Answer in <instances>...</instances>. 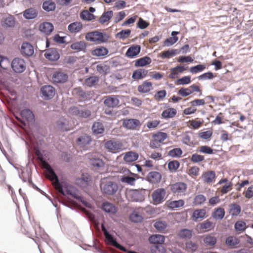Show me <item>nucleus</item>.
Segmentation results:
<instances>
[{
    "mask_svg": "<svg viewBox=\"0 0 253 253\" xmlns=\"http://www.w3.org/2000/svg\"><path fill=\"white\" fill-rule=\"evenodd\" d=\"M148 70L143 68H140L133 71L132 78L134 80H139L145 78L147 76Z\"/></svg>",
    "mask_w": 253,
    "mask_h": 253,
    "instance_id": "19",
    "label": "nucleus"
},
{
    "mask_svg": "<svg viewBox=\"0 0 253 253\" xmlns=\"http://www.w3.org/2000/svg\"><path fill=\"white\" fill-rule=\"evenodd\" d=\"M65 195L66 194L71 195L72 197L80 201L85 206L88 208L91 207L90 204L84 200L83 198L81 196L78 195L75 192H73L72 190L70 189H67L66 191H64Z\"/></svg>",
    "mask_w": 253,
    "mask_h": 253,
    "instance_id": "28",
    "label": "nucleus"
},
{
    "mask_svg": "<svg viewBox=\"0 0 253 253\" xmlns=\"http://www.w3.org/2000/svg\"><path fill=\"white\" fill-rule=\"evenodd\" d=\"M246 227V223L243 221H238L235 224V228L237 231H244Z\"/></svg>",
    "mask_w": 253,
    "mask_h": 253,
    "instance_id": "60",
    "label": "nucleus"
},
{
    "mask_svg": "<svg viewBox=\"0 0 253 253\" xmlns=\"http://www.w3.org/2000/svg\"><path fill=\"white\" fill-rule=\"evenodd\" d=\"M160 123L161 121L160 120L149 121L147 122L146 126L150 129H155L159 126Z\"/></svg>",
    "mask_w": 253,
    "mask_h": 253,
    "instance_id": "61",
    "label": "nucleus"
},
{
    "mask_svg": "<svg viewBox=\"0 0 253 253\" xmlns=\"http://www.w3.org/2000/svg\"><path fill=\"white\" fill-rule=\"evenodd\" d=\"M131 33V31L129 29L123 30L118 33H117V36L122 39H125L128 38Z\"/></svg>",
    "mask_w": 253,
    "mask_h": 253,
    "instance_id": "64",
    "label": "nucleus"
},
{
    "mask_svg": "<svg viewBox=\"0 0 253 253\" xmlns=\"http://www.w3.org/2000/svg\"><path fill=\"white\" fill-rule=\"evenodd\" d=\"M156 229L160 232H164L167 227V223L164 221H157L154 225Z\"/></svg>",
    "mask_w": 253,
    "mask_h": 253,
    "instance_id": "58",
    "label": "nucleus"
},
{
    "mask_svg": "<svg viewBox=\"0 0 253 253\" xmlns=\"http://www.w3.org/2000/svg\"><path fill=\"white\" fill-rule=\"evenodd\" d=\"M108 53V49L103 46L96 47L91 51V53L93 56L98 57L104 56L107 55Z\"/></svg>",
    "mask_w": 253,
    "mask_h": 253,
    "instance_id": "30",
    "label": "nucleus"
},
{
    "mask_svg": "<svg viewBox=\"0 0 253 253\" xmlns=\"http://www.w3.org/2000/svg\"><path fill=\"white\" fill-rule=\"evenodd\" d=\"M101 228L106 239L109 243L121 251L125 250V248L119 244L116 240L113 238L112 236L108 233L103 223L101 225Z\"/></svg>",
    "mask_w": 253,
    "mask_h": 253,
    "instance_id": "10",
    "label": "nucleus"
},
{
    "mask_svg": "<svg viewBox=\"0 0 253 253\" xmlns=\"http://www.w3.org/2000/svg\"><path fill=\"white\" fill-rule=\"evenodd\" d=\"M38 14V11L34 8H28L23 12V16L27 19L35 18Z\"/></svg>",
    "mask_w": 253,
    "mask_h": 253,
    "instance_id": "31",
    "label": "nucleus"
},
{
    "mask_svg": "<svg viewBox=\"0 0 253 253\" xmlns=\"http://www.w3.org/2000/svg\"><path fill=\"white\" fill-rule=\"evenodd\" d=\"M20 116L22 118V120H20L22 124L26 125V122H32L34 119V116L33 112L29 109H24L20 112ZM16 119L20 121V119L16 117Z\"/></svg>",
    "mask_w": 253,
    "mask_h": 253,
    "instance_id": "13",
    "label": "nucleus"
},
{
    "mask_svg": "<svg viewBox=\"0 0 253 253\" xmlns=\"http://www.w3.org/2000/svg\"><path fill=\"white\" fill-rule=\"evenodd\" d=\"M166 195V191L163 188L156 189L152 194V198L155 204H158L162 202Z\"/></svg>",
    "mask_w": 253,
    "mask_h": 253,
    "instance_id": "12",
    "label": "nucleus"
},
{
    "mask_svg": "<svg viewBox=\"0 0 253 253\" xmlns=\"http://www.w3.org/2000/svg\"><path fill=\"white\" fill-rule=\"evenodd\" d=\"M96 70L99 74L106 75L109 72V67L104 63H101L97 65Z\"/></svg>",
    "mask_w": 253,
    "mask_h": 253,
    "instance_id": "49",
    "label": "nucleus"
},
{
    "mask_svg": "<svg viewBox=\"0 0 253 253\" xmlns=\"http://www.w3.org/2000/svg\"><path fill=\"white\" fill-rule=\"evenodd\" d=\"M194 92H199V95L202 94V90L199 85L193 84L188 87H182L178 91V94L182 97H186L192 94Z\"/></svg>",
    "mask_w": 253,
    "mask_h": 253,
    "instance_id": "6",
    "label": "nucleus"
},
{
    "mask_svg": "<svg viewBox=\"0 0 253 253\" xmlns=\"http://www.w3.org/2000/svg\"><path fill=\"white\" fill-rule=\"evenodd\" d=\"M140 125V121L137 119H125L123 122V126L126 129H135L137 126H139Z\"/></svg>",
    "mask_w": 253,
    "mask_h": 253,
    "instance_id": "15",
    "label": "nucleus"
},
{
    "mask_svg": "<svg viewBox=\"0 0 253 253\" xmlns=\"http://www.w3.org/2000/svg\"><path fill=\"white\" fill-rule=\"evenodd\" d=\"M188 67H184L183 66L179 65L170 69V74L169 75V78L175 79L178 78L179 74L182 73L187 70Z\"/></svg>",
    "mask_w": 253,
    "mask_h": 253,
    "instance_id": "18",
    "label": "nucleus"
},
{
    "mask_svg": "<svg viewBox=\"0 0 253 253\" xmlns=\"http://www.w3.org/2000/svg\"><path fill=\"white\" fill-rule=\"evenodd\" d=\"M215 177V172L211 170L204 172L201 178L205 183H210L214 181Z\"/></svg>",
    "mask_w": 253,
    "mask_h": 253,
    "instance_id": "24",
    "label": "nucleus"
},
{
    "mask_svg": "<svg viewBox=\"0 0 253 253\" xmlns=\"http://www.w3.org/2000/svg\"><path fill=\"white\" fill-rule=\"evenodd\" d=\"M53 25L49 22H43L40 24V30L46 35H49L53 30Z\"/></svg>",
    "mask_w": 253,
    "mask_h": 253,
    "instance_id": "27",
    "label": "nucleus"
},
{
    "mask_svg": "<svg viewBox=\"0 0 253 253\" xmlns=\"http://www.w3.org/2000/svg\"><path fill=\"white\" fill-rule=\"evenodd\" d=\"M41 92L42 94V97L46 100L52 98L55 94L54 88L50 85H45L42 86L41 88Z\"/></svg>",
    "mask_w": 253,
    "mask_h": 253,
    "instance_id": "9",
    "label": "nucleus"
},
{
    "mask_svg": "<svg viewBox=\"0 0 253 253\" xmlns=\"http://www.w3.org/2000/svg\"><path fill=\"white\" fill-rule=\"evenodd\" d=\"M179 167V163L177 161H172L168 164V168L170 171H175Z\"/></svg>",
    "mask_w": 253,
    "mask_h": 253,
    "instance_id": "62",
    "label": "nucleus"
},
{
    "mask_svg": "<svg viewBox=\"0 0 253 253\" xmlns=\"http://www.w3.org/2000/svg\"><path fill=\"white\" fill-rule=\"evenodd\" d=\"M44 56L46 58L51 61H56L60 57L59 54L55 48L47 49L44 54Z\"/></svg>",
    "mask_w": 253,
    "mask_h": 253,
    "instance_id": "21",
    "label": "nucleus"
},
{
    "mask_svg": "<svg viewBox=\"0 0 253 253\" xmlns=\"http://www.w3.org/2000/svg\"><path fill=\"white\" fill-rule=\"evenodd\" d=\"M102 193L106 195H112L116 193L118 186L117 184L107 178L102 179L100 185Z\"/></svg>",
    "mask_w": 253,
    "mask_h": 253,
    "instance_id": "2",
    "label": "nucleus"
},
{
    "mask_svg": "<svg viewBox=\"0 0 253 253\" xmlns=\"http://www.w3.org/2000/svg\"><path fill=\"white\" fill-rule=\"evenodd\" d=\"M120 180L123 183L133 185L136 180V178L130 175H123L121 176Z\"/></svg>",
    "mask_w": 253,
    "mask_h": 253,
    "instance_id": "47",
    "label": "nucleus"
},
{
    "mask_svg": "<svg viewBox=\"0 0 253 253\" xmlns=\"http://www.w3.org/2000/svg\"><path fill=\"white\" fill-rule=\"evenodd\" d=\"M104 104L109 108H114L117 107L120 101L118 97L116 95H109L104 97Z\"/></svg>",
    "mask_w": 253,
    "mask_h": 253,
    "instance_id": "14",
    "label": "nucleus"
},
{
    "mask_svg": "<svg viewBox=\"0 0 253 253\" xmlns=\"http://www.w3.org/2000/svg\"><path fill=\"white\" fill-rule=\"evenodd\" d=\"M167 204L169 208L170 209H175L183 207L184 204V201L183 200L168 201Z\"/></svg>",
    "mask_w": 253,
    "mask_h": 253,
    "instance_id": "43",
    "label": "nucleus"
},
{
    "mask_svg": "<svg viewBox=\"0 0 253 253\" xmlns=\"http://www.w3.org/2000/svg\"><path fill=\"white\" fill-rule=\"evenodd\" d=\"M182 154V150L179 148H174L169 152V155L172 157H180Z\"/></svg>",
    "mask_w": 253,
    "mask_h": 253,
    "instance_id": "59",
    "label": "nucleus"
},
{
    "mask_svg": "<svg viewBox=\"0 0 253 253\" xmlns=\"http://www.w3.org/2000/svg\"><path fill=\"white\" fill-rule=\"evenodd\" d=\"M91 141V138L90 136L86 135L83 134L79 137L76 140V143L78 146L84 149L90 144Z\"/></svg>",
    "mask_w": 253,
    "mask_h": 253,
    "instance_id": "17",
    "label": "nucleus"
},
{
    "mask_svg": "<svg viewBox=\"0 0 253 253\" xmlns=\"http://www.w3.org/2000/svg\"><path fill=\"white\" fill-rule=\"evenodd\" d=\"M99 79L97 77L92 76L85 79L84 84L88 86L95 85L98 82Z\"/></svg>",
    "mask_w": 253,
    "mask_h": 253,
    "instance_id": "50",
    "label": "nucleus"
},
{
    "mask_svg": "<svg viewBox=\"0 0 253 253\" xmlns=\"http://www.w3.org/2000/svg\"><path fill=\"white\" fill-rule=\"evenodd\" d=\"M68 78V75L61 71L55 72L52 76L53 82L56 83H64L67 81Z\"/></svg>",
    "mask_w": 253,
    "mask_h": 253,
    "instance_id": "16",
    "label": "nucleus"
},
{
    "mask_svg": "<svg viewBox=\"0 0 253 253\" xmlns=\"http://www.w3.org/2000/svg\"><path fill=\"white\" fill-rule=\"evenodd\" d=\"M90 163L96 169H99L104 166V163L100 159L94 157L89 158Z\"/></svg>",
    "mask_w": 253,
    "mask_h": 253,
    "instance_id": "41",
    "label": "nucleus"
},
{
    "mask_svg": "<svg viewBox=\"0 0 253 253\" xmlns=\"http://www.w3.org/2000/svg\"><path fill=\"white\" fill-rule=\"evenodd\" d=\"M177 114V111L173 108H168L164 110L162 114V118L165 119L172 118L175 116Z\"/></svg>",
    "mask_w": 253,
    "mask_h": 253,
    "instance_id": "29",
    "label": "nucleus"
},
{
    "mask_svg": "<svg viewBox=\"0 0 253 253\" xmlns=\"http://www.w3.org/2000/svg\"><path fill=\"white\" fill-rule=\"evenodd\" d=\"M205 157L203 155L197 153L192 155L190 158V161L193 163H197L204 161Z\"/></svg>",
    "mask_w": 253,
    "mask_h": 253,
    "instance_id": "57",
    "label": "nucleus"
},
{
    "mask_svg": "<svg viewBox=\"0 0 253 253\" xmlns=\"http://www.w3.org/2000/svg\"><path fill=\"white\" fill-rule=\"evenodd\" d=\"M178 53L177 49H170L162 52L159 54V57L162 59H169Z\"/></svg>",
    "mask_w": 253,
    "mask_h": 253,
    "instance_id": "37",
    "label": "nucleus"
},
{
    "mask_svg": "<svg viewBox=\"0 0 253 253\" xmlns=\"http://www.w3.org/2000/svg\"><path fill=\"white\" fill-rule=\"evenodd\" d=\"M11 66L13 71L16 73L23 72L26 69V63L21 58H15L11 63Z\"/></svg>",
    "mask_w": 253,
    "mask_h": 253,
    "instance_id": "8",
    "label": "nucleus"
},
{
    "mask_svg": "<svg viewBox=\"0 0 253 253\" xmlns=\"http://www.w3.org/2000/svg\"><path fill=\"white\" fill-rule=\"evenodd\" d=\"M1 25L4 27H13L15 25L14 18L12 16H9L3 19Z\"/></svg>",
    "mask_w": 253,
    "mask_h": 253,
    "instance_id": "45",
    "label": "nucleus"
},
{
    "mask_svg": "<svg viewBox=\"0 0 253 253\" xmlns=\"http://www.w3.org/2000/svg\"><path fill=\"white\" fill-rule=\"evenodd\" d=\"M153 89V84L147 81H144L137 87V90L140 93H148Z\"/></svg>",
    "mask_w": 253,
    "mask_h": 253,
    "instance_id": "22",
    "label": "nucleus"
},
{
    "mask_svg": "<svg viewBox=\"0 0 253 253\" xmlns=\"http://www.w3.org/2000/svg\"><path fill=\"white\" fill-rule=\"evenodd\" d=\"M10 65L11 63L7 58L0 56V66L1 68L6 70Z\"/></svg>",
    "mask_w": 253,
    "mask_h": 253,
    "instance_id": "63",
    "label": "nucleus"
},
{
    "mask_svg": "<svg viewBox=\"0 0 253 253\" xmlns=\"http://www.w3.org/2000/svg\"><path fill=\"white\" fill-rule=\"evenodd\" d=\"M73 128L69 121L64 118H61L56 123V128L59 130L68 131Z\"/></svg>",
    "mask_w": 253,
    "mask_h": 253,
    "instance_id": "11",
    "label": "nucleus"
},
{
    "mask_svg": "<svg viewBox=\"0 0 253 253\" xmlns=\"http://www.w3.org/2000/svg\"><path fill=\"white\" fill-rule=\"evenodd\" d=\"M43 165L44 168L45 169V174L46 177L52 181L53 185L59 193L63 195H65L62 185L58 180V176L51 168V166L46 162H44Z\"/></svg>",
    "mask_w": 253,
    "mask_h": 253,
    "instance_id": "1",
    "label": "nucleus"
},
{
    "mask_svg": "<svg viewBox=\"0 0 253 253\" xmlns=\"http://www.w3.org/2000/svg\"><path fill=\"white\" fill-rule=\"evenodd\" d=\"M206 214V211L205 209H198L195 210L192 214L193 220L197 221L198 219H203Z\"/></svg>",
    "mask_w": 253,
    "mask_h": 253,
    "instance_id": "34",
    "label": "nucleus"
},
{
    "mask_svg": "<svg viewBox=\"0 0 253 253\" xmlns=\"http://www.w3.org/2000/svg\"><path fill=\"white\" fill-rule=\"evenodd\" d=\"M187 189V184L182 182H177L170 185L171 191L177 195H185Z\"/></svg>",
    "mask_w": 253,
    "mask_h": 253,
    "instance_id": "7",
    "label": "nucleus"
},
{
    "mask_svg": "<svg viewBox=\"0 0 253 253\" xmlns=\"http://www.w3.org/2000/svg\"><path fill=\"white\" fill-rule=\"evenodd\" d=\"M55 7V3L51 0L45 1L42 4V8L47 11L54 10Z\"/></svg>",
    "mask_w": 253,
    "mask_h": 253,
    "instance_id": "51",
    "label": "nucleus"
},
{
    "mask_svg": "<svg viewBox=\"0 0 253 253\" xmlns=\"http://www.w3.org/2000/svg\"><path fill=\"white\" fill-rule=\"evenodd\" d=\"M22 54L27 56H32L34 53L33 45L29 42H23L21 46Z\"/></svg>",
    "mask_w": 253,
    "mask_h": 253,
    "instance_id": "20",
    "label": "nucleus"
},
{
    "mask_svg": "<svg viewBox=\"0 0 253 253\" xmlns=\"http://www.w3.org/2000/svg\"><path fill=\"white\" fill-rule=\"evenodd\" d=\"M239 243V239L235 236H229L225 240L226 245L231 248H236Z\"/></svg>",
    "mask_w": 253,
    "mask_h": 253,
    "instance_id": "38",
    "label": "nucleus"
},
{
    "mask_svg": "<svg viewBox=\"0 0 253 253\" xmlns=\"http://www.w3.org/2000/svg\"><path fill=\"white\" fill-rule=\"evenodd\" d=\"M92 130L95 134H101L104 132V128L102 124L99 122H95L92 126Z\"/></svg>",
    "mask_w": 253,
    "mask_h": 253,
    "instance_id": "44",
    "label": "nucleus"
},
{
    "mask_svg": "<svg viewBox=\"0 0 253 253\" xmlns=\"http://www.w3.org/2000/svg\"><path fill=\"white\" fill-rule=\"evenodd\" d=\"M197 151L200 153L205 154H212L213 153V150L208 146H201L198 147Z\"/></svg>",
    "mask_w": 253,
    "mask_h": 253,
    "instance_id": "55",
    "label": "nucleus"
},
{
    "mask_svg": "<svg viewBox=\"0 0 253 253\" xmlns=\"http://www.w3.org/2000/svg\"><path fill=\"white\" fill-rule=\"evenodd\" d=\"M104 147L108 152L112 153H117L124 150L123 143L114 139L106 141Z\"/></svg>",
    "mask_w": 253,
    "mask_h": 253,
    "instance_id": "5",
    "label": "nucleus"
},
{
    "mask_svg": "<svg viewBox=\"0 0 253 253\" xmlns=\"http://www.w3.org/2000/svg\"><path fill=\"white\" fill-rule=\"evenodd\" d=\"M192 230L187 229H183L179 232L178 236L182 239H189L192 237Z\"/></svg>",
    "mask_w": 253,
    "mask_h": 253,
    "instance_id": "54",
    "label": "nucleus"
},
{
    "mask_svg": "<svg viewBox=\"0 0 253 253\" xmlns=\"http://www.w3.org/2000/svg\"><path fill=\"white\" fill-rule=\"evenodd\" d=\"M141 46L139 45H132L128 48L126 55L129 58L136 56L140 52Z\"/></svg>",
    "mask_w": 253,
    "mask_h": 253,
    "instance_id": "23",
    "label": "nucleus"
},
{
    "mask_svg": "<svg viewBox=\"0 0 253 253\" xmlns=\"http://www.w3.org/2000/svg\"><path fill=\"white\" fill-rule=\"evenodd\" d=\"M241 212V207L237 204H233L230 206L229 213L233 216L238 215Z\"/></svg>",
    "mask_w": 253,
    "mask_h": 253,
    "instance_id": "46",
    "label": "nucleus"
},
{
    "mask_svg": "<svg viewBox=\"0 0 253 253\" xmlns=\"http://www.w3.org/2000/svg\"><path fill=\"white\" fill-rule=\"evenodd\" d=\"M138 158V153L130 151L126 153L124 157V160L126 163H131L137 160Z\"/></svg>",
    "mask_w": 253,
    "mask_h": 253,
    "instance_id": "33",
    "label": "nucleus"
},
{
    "mask_svg": "<svg viewBox=\"0 0 253 253\" xmlns=\"http://www.w3.org/2000/svg\"><path fill=\"white\" fill-rule=\"evenodd\" d=\"M85 38L88 41L101 43L106 42L108 40L109 37L105 33L95 31L87 33Z\"/></svg>",
    "mask_w": 253,
    "mask_h": 253,
    "instance_id": "3",
    "label": "nucleus"
},
{
    "mask_svg": "<svg viewBox=\"0 0 253 253\" xmlns=\"http://www.w3.org/2000/svg\"><path fill=\"white\" fill-rule=\"evenodd\" d=\"M161 174L157 171H151L147 176L148 181L152 183H157L159 182L161 179Z\"/></svg>",
    "mask_w": 253,
    "mask_h": 253,
    "instance_id": "25",
    "label": "nucleus"
},
{
    "mask_svg": "<svg viewBox=\"0 0 253 253\" xmlns=\"http://www.w3.org/2000/svg\"><path fill=\"white\" fill-rule=\"evenodd\" d=\"M102 209L106 212L115 213L117 211V209L111 203L106 202L102 204Z\"/></svg>",
    "mask_w": 253,
    "mask_h": 253,
    "instance_id": "36",
    "label": "nucleus"
},
{
    "mask_svg": "<svg viewBox=\"0 0 253 253\" xmlns=\"http://www.w3.org/2000/svg\"><path fill=\"white\" fill-rule=\"evenodd\" d=\"M206 201V197L201 194H195L193 199L194 206H199L203 204Z\"/></svg>",
    "mask_w": 253,
    "mask_h": 253,
    "instance_id": "40",
    "label": "nucleus"
},
{
    "mask_svg": "<svg viewBox=\"0 0 253 253\" xmlns=\"http://www.w3.org/2000/svg\"><path fill=\"white\" fill-rule=\"evenodd\" d=\"M167 137L168 134L165 132L158 131L153 134L150 142V147L153 149L159 148Z\"/></svg>",
    "mask_w": 253,
    "mask_h": 253,
    "instance_id": "4",
    "label": "nucleus"
},
{
    "mask_svg": "<svg viewBox=\"0 0 253 253\" xmlns=\"http://www.w3.org/2000/svg\"><path fill=\"white\" fill-rule=\"evenodd\" d=\"M204 242L207 246H213L216 242V239L215 237L209 235L204 238Z\"/></svg>",
    "mask_w": 253,
    "mask_h": 253,
    "instance_id": "53",
    "label": "nucleus"
},
{
    "mask_svg": "<svg viewBox=\"0 0 253 253\" xmlns=\"http://www.w3.org/2000/svg\"><path fill=\"white\" fill-rule=\"evenodd\" d=\"M151 62V58L149 56H146L135 60L134 66L136 67H144L150 64Z\"/></svg>",
    "mask_w": 253,
    "mask_h": 253,
    "instance_id": "26",
    "label": "nucleus"
},
{
    "mask_svg": "<svg viewBox=\"0 0 253 253\" xmlns=\"http://www.w3.org/2000/svg\"><path fill=\"white\" fill-rule=\"evenodd\" d=\"M83 28V25L81 22H73L69 25L68 29L70 32L76 33L80 32Z\"/></svg>",
    "mask_w": 253,
    "mask_h": 253,
    "instance_id": "35",
    "label": "nucleus"
},
{
    "mask_svg": "<svg viewBox=\"0 0 253 253\" xmlns=\"http://www.w3.org/2000/svg\"><path fill=\"white\" fill-rule=\"evenodd\" d=\"M80 17L84 20L90 21L95 18V16L88 10H83L80 14Z\"/></svg>",
    "mask_w": 253,
    "mask_h": 253,
    "instance_id": "48",
    "label": "nucleus"
},
{
    "mask_svg": "<svg viewBox=\"0 0 253 253\" xmlns=\"http://www.w3.org/2000/svg\"><path fill=\"white\" fill-rule=\"evenodd\" d=\"M70 47L73 50L81 51L85 49L86 45L84 41H80L73 43Z\"/></svg>",
    "mask_w": 253,
    "mask_h": 253,
    "instance_id": "39",
    "label": "nucleus"
},
{
    "mask_svg": "<svg viewBox=\"0 0 253 253\" xmlns=\"http://www.w3.org/2000/svg\"><path fill=\"white\" fill-rule=\"evenodd\" d=\"M129 218L131 221L134 222H141L143 219L142 215L136 211L133 212L130 214Z\"/></svg>",
    "mask_w": 253,
    "mask_h": 253,
    "instance_id": "56",
    "label": "nucleus"
},
{
    "mask_svg": "<svg viewBox=\"0 0 253 253\" xmlns=\"http://www.w3.org/2000/svg\"><path fill=\"white\" fill-rule=\"evenodd\" d=\"M225 215V211L223 208H217L212 214V216L218 219H221L223 218Z\"/></svg>",
    "mask_w": 253,
    "mask_h": 253,
    "instance_id": "52",
    "label": "nucleus"
},
{
    "mask_svg": "<svg viewBox=\"0 0 253 253\" xmlns=\"http://www.w3.org/2000/svg\"><path fill=\"white\" fill-rule=\"evenodd\" d=\"M113 15V12L112 10L104 12L100 16L98 22L101 24H104L108 22Z\"/></svg>",
    "mask_w": 253,
    "mask_h": 253,
    "instance_id": "42",
    "label": "nucleus"
},
{
    "mask_svg": "<svg viewBox=\"0 0 253 253\" xmlns=\"http://www.w3.org/2000/svg\"><path fill=\"white\" fill-rule=\"evenodd\" d=\"M149 240L151 243L154 244H162L165 242V237L162 235H153L149 237Z\"/></svg>",
    "mask_w": 253,
    "mask_h": 253,
    "instance_id": "32",
    "label": "nucleus"
}]
</instances>
